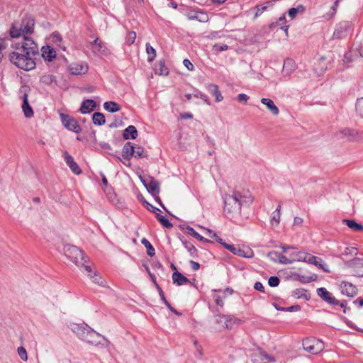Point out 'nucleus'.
<instances>
[{
    "instance_id": "63",
    "label": "nucleus",
    "mask_w": 363,
    "mask_h": 363,
    "mask_svg": "<svg viewBox=\"0 0 363 363\" xmlns=\"http://www.w3.org/2000/svg\"><path fill=\"white\" fill-rule=\"evenodd\" d=\"M359 304L360 306H363V299H360V300H359Z\"/></svg>"
},
{
    "instance_id": "56",
    "label": "nucleus",
    "mask_w": 363,
    "mask_h": 363,
    "mask_svg": "<svg viewBox=\"0 0 363 363\" xmlns=\"http://www.w3.org/2000/svg\"><path fill=\"white\" fill-rule=\"evenodd\" d=\"M117 158L120 160V161H122L123 163L128 167L130 166V162L129 161H127V160H122V159L120 157H117Z\"/></svg>"
},
{
    "instance_id": "3",
    "label": "nucleus",
    "mask_w": 363,
    "mask_h": 363,
    "mask_svg": "<svg viewBox=\"0 0 363 363\" xmlns=\"http://www.w3.org/2000/svg\"><path fill=\"white\" fill-rule=\"evenodd\" d=\"M35 21L32 17L23 18L20 26L16 23H13L9 28V35L12 38H18L23 36V40L25 38H30L29 35L34 33Z\"/></svg>"
},
{
    "instance_id": "18",
    "label": "nucleus",
    "mask_w": 363,
    "mask_h": 363,
    "mask_svg": "<svg viewBox=\"0 0 363 363\" xmlns=\"http://www.w3.org/2000/svg\"><path fill=\"white\" fill-rule=\"evenodd\" d=\"M261 103L264 105L274 116H277L279 114V108L271 99L262 98L261 99Z\"/></svg>"
},
{
    "instance_id": "19",
    "label": "nucleus",
    "mask_w": 363,
    "mask_h": 363,
    "mask_svg": "<svg viewBox=\"0 0 363 363\" xmlns=\"http://www.w3.org/2000/svg\"><path fill=\"white\" fill-rule=\"evenodd\" d=\"M134 147L130 143L124 145L122 150V157L124 160L130 161V158L134 156Z\"/></svg>"
},
{
    "instance_id": "4",
    "label": "nucleus",
    "mask_w": 363,
    "mask_h": 363,
    "mask_svg": "<svg viewBox=\"0 0 363 363\" xmlns=\"http://www.w3.org/2000/svg\"><path fill=\"white\" fill-rule=\"evenodd\" d=\"M282 252L286 254L287 259V264H291L295 262H304L315 265H320L317 262V257L311 255L303 251H298L296 249L291 247H281Z\"/></svg>"
},
{
    "instance_id": "10",
    "label": "nucleus",
    "mask_w": 363,
    "mask_h": 363,
    "mask_svg": "<svg viewBox=\"0 0 363 363\" xmlns=\"http://www.w3.org/2000/svg\"><path fill=\"white\" fill-rule=\"evenodd\" d=\"M60 118L65 128L76 133L81 132V127L74 118L62 113H60Z\"/></svg>"
},
{
    "instance_id": "8",
    "label": "nucleus",
    "mask_w": 363,
    "mask_h": 363,
    "mask_svg": "<svg viewBox=\"0 0 363 363\" xmlns=\"http://www.w3.org/2000/svg\"><path fill=\"white\" fill-rule=\"evenodd\" d=\"M141 182L145 186L146 189L149 193H150L153 196L155 197V200L162 205L161 200L158 197V194L160 192V184L157 181H156L152 177H149L147 180L142 177H140Z\"/></svg>"
},
{
    "instance_id": "61",
    "label": "nucleus",
    "mask_w": 363,
    "mask_h": 363,
    "mask_svg": "<svg viewBox=\"0 0 363 363\" xmlns=\"http://www.w3.org/2000/svg\"><path fill=\"white\" fill-rule=\"evenodd\" d=\"M163 301L167 308H170V304L167 301V300H164Z\"/></svg>"
},
{
    "instance_id": "31",
    "label": "nucleus",
    "mask_w": 363,
    "mask_h": 363,
    "mask_svg": "<svg viewBox=\"0 0 363 363\" xmlns=\"http://www.w3.org/2000/svg\"><path fill=\"white\" fill-rule=\"evenodd\" d=\"M55 80V77L51 74H44L40 78V82L45 85H50Z\"/></svg>"
},
{
    "instance_id": "55",
    "label": "nucleus",
    "mask_w": 363,
    "mask_h": 363,
    "mask_svg": "<svg viewBox=\"0 0 363 363\" xmlns=\"http://www.w3.org/2000/svg\"><path fill=\"white\" fill-rule=\"evenodd\" d=\"M52 38L55 41L61 42L62 38L58 33H53Z\"/></svg>"
},
{
    "instance_id": "64",
    "label": "nucleus",
    "mask_w": 363,
    "mask_h": 363,
    "mask_svg": "<svg viewBox=\"0 0 363 363\" xmlns=\"http://www.w3.org/2000/svg\"><path fill=\"white\" fill-rule=\"evenodd\" d=\"M284 31L286 32V34L287 35L288 33V26L285 27Z\"/></svg>"
},
{
    "instance_id": "48",
    "label": "nucleus",
    "mask_w": 363,
    "mask_h": 363,
    "mask_svg": "<svg viewBox=\"0 0 363 363\" xmlns=\"http://www.w3.org/2000/svg\"><path fill=\"white\" fill-rule=\"evenodd\" d=\"M258 357H259V359H261L262 360L267 359V360H269V361H271V362H274V357H269V356H268L267 354L263 353V352H260V353L258 354Z\"/></svg>"
},
{
    "instance_id": "11",
    "label": "nucleus",
    "mask_w": 363,
    "mask_h": 363,
    "mask_svg": "<svg viewBox=\"0 0 363 363\" xmlns=\"http://www.w3.org/2000/svg\"><path fill=\"white\" fill-rule=\"evenodd\" d=\"M218 322L220 324H223L225 328L227 329H231L234 326L242 323L241 320L228 315H223L220 316Z\"/></svg>"
},
{
    "instance_id": "42",
    "label": "nucleus",
    "mask_w": 363,
    "mask_h": 363,
    "mask_svg": "<svg viewBox=\"0 0 363 363\" xmlns=\"http://www.w3.org/2000/svg\"><path fill=\"white\" fill-rule=\"evenodd\" d=\"M268 284L271 287H276L279 284V279L275 276L270 277Z\"/></svg>"
},
{
    "instance_id": "6",
    "label": "nucleus",
    "mask_w": 363,
    "mask_h": 363,
    "mask_svg": "<svg viewBox=\"0 0 363 363\" xmlns=\"http://www.w3.org/2000/svg\"><path fill=\"white\" fill-rule=\"evenodd\" d=\"M79 330V338L91 345H99L101 344V340L107 341L104 336L89 328H81Z\"/></svg>"
},
{
    "instance_id": "34",
    "label": "nucleus",
    "mask_w": 363,
    "mask_h": 363,
    "mask_svg": "<svg viewBox=\"0 0 363 363\" xmlns=\"http://www.w3.org/2000/svg\"><path fill=\"white\" fill-rule=\"evenodd\" d=\"M157 220L165 228H169L172 227L171 222L164 216L160 215L159 213L156 214Z\"/></svg>"
},
{
    "instance_id": "57",
    "label": "nucleus",
    "mask_w": 363,
    "mask_h": 363,
    "mask_svg": "<svg viewBox=\"0 0 363 363\" xmlns=\"http://www.w3.org/2000/svg\"><path fill=\"white\" fill-rule=\"evenodd\" d=\"M171 311H172L174 313L177 315H180L179 312H177L174 308H173L171 306L170 308H168Z\"/></svg>"
},
{
    "instance_id": "37",
    "label": "nucleus",
    "mask_w": 363,
    "mask_h": 363,
    "mask_svg": "<svg viewBox=\"0 0 363 363\" xmlns=\"http://www.w3.org/2000/svg\"><path fill=\"white\" fill-rule=\"evenodd\" d=\"M142 243L145 246V247L147 249V254L150 256H153L155 255V250L152 245L150 243L149 241H147L146 239H143L142 240Z\"/></svg>"
},
{
    "instance_id": "39",
    "label": "nucleus",
    "mask_w": 363,
    "mask_h": 363,
    "mask_svg": "<svg viewBox=\"0 0 363 363\" xmlns=\"http://www.w3.org/2000/svg\"><path fill=\"white\" fill-rule=\"evenodd\" d=\"M356 111L363 118V98L357 99L356 103Z\"/></svg>"
},
{
    "instance_id": "29",
    "label": "nucleus",
    "mask_w": 363,
    "mask_h": 363,
    "mask_svg": "<svg viewBox=\"0 0 363 363\" xmlns=\"http://www.w3.org/2000/svg\"><path fill=\"white\" fill-rule=\"evenodd\" d=\"M145 50L148 55L147 61L150 62H152L157 55L155 49L152 48L150 43H147L145 44Z\"/></svg>"
},
{
    "instance_id": "53",
    "label": "nucleus",
    "mask_w": 363,
    "mask_h": 363,
    "mask_svg": "<svg viewBox=\"0 0 363 363\" xmlns=\"http://www.w3.org/2000/svg\"><path fill=\"white\" fill-rule=\"evenodd\" d=\"M190 264H191V268H192L194 270H195V271H196V270H198V269H199L200 265H199V264L198 262H196L191 261V262H190Z\"/></svg>"
},
{
    "instance_id": "12",
    "label": "nucleus",
    "mask_w": 363,
    "mask_h": 363,
    "mask_svg": "<svg viewBox=\"0 0 363 363\" xmlns=\"http://www.w3.org/2000/svg\"><path fill=\"white\" fill-rule=\"evenodd\" d=\"M340 289L341 293L347 297H354L357 294V287L350 282H341Z\"/></svg>"
},
{
    "instance_id": "49",
    "label": "nucleus",
    "mask_w": 363,
    "mask_h": 363,
    "mask_svg": "<svg viewBox=\"0 0 363 363\" xmlns=\"http://www.w3.org/2000/svg\"><path fill=\"white\" fill-rule=\"evenodd\" d=\"M213 48L216 50V51H220V52H222V51H225L228 49V46L227 45H215L213 46Z\"/></svg>"
},
{
    "instance_id": "9",
    "label": "nucleus",
    "mask_w": 363,
    "mask_h": 363,
    "mask_svg": "<svg viewBox=\"0 0 363 363\" xmlns=\"http://www.w3.org/2000/svg\"><path fill=\"white\" fill-rule=\"evenodd\" d=\"M303 349L313 354H317L324 349V343L317 339H306L303 342Z\"/></svg>"
},
{
    "instance_id": "47",
    "label": "nucleus",
    "mask_w": 363,
    "mask_h": 363,
    "mask_svg": "<svg viewBox=\"0 0 363 363\" xmlns=\"http://www.w3.org/2000/svg\"><path fill=\"white\" fill-rule=\"evenodd\" d=\"M301 309L300 306L298 305L292 306L288 308H282V311H286V312H292V311H298Z\"/></svg>"
},
{
    "instance_id": "14",
    "label": "nucleus",
    "mask_w": 363,
    "mask_h": 363,
    "mask_svg": "<svg viewBox=\"0 0 363 363\" xmlns=\"http://www.w3.org/2000/svg\"><path fill=\"white\" fill-rule=\"evenodd\" d=\"M41 56L45 61L52 62L56 58L57 54L54 48L45 45L41 48Z\"/></svg>"
},
{
    "instance_id": "32",
    "label": "nucleus",
    "mask_w": 363,
    "mask_h": 363,
    "mask_svg": "<svg viewBox=\"0 0 363 363\" xmlns=\"http://www.w3.org/2000/svg\"><path fill=\"white\" fill-rule=\"evenodd\" d=\"M342 133L344 134V135L345 137H347L349 140H354L355 139H357L358 138V133L354 130H352V129H345L343 131H342Z\"/></svg>"
},
{
    "instance_id": "20",
    "label": "nucleus",
    "mask_w": 363,
    "mask_h": 363,
    "mask_svg": "<svg viewBox=\"0 0 363 363\" xmlns=\"http://www.w3.org/2000/svg\"><path fill=\"white\" fill-rule=\"evenodd\" d=\"M269 258L274 262H279L280 264H287L286 255H281L277 252H270L268 254Z\"/></svg>"
},
{
    "instance_id": "36",
    "label": "nucleus",
    "mask_w": 363,
    "mask_h": 363,
    "mask_svg": "<svg viewBox=\"0 0 363 363\" xmlns=\"http://www.w3.org/2000/svg\"><path fill=\"white\" fill-rule=\"evenodd\" d=\"M146 153L145 150L142 147H137L135 150L134 149V157L138 158H143L146 157Z\"/></svg>"
},
{
    "instance_id": "15",
    "label": "nucleus",
    "mask_w": 363,
    "mask_h": 363,
    "mask_svg": "<svg viewBox=\"0 0 363 363\" xmlns=\"http://www.w3.org/2000/svg\"><path fill=\"white\" fill-rule=\"evenodd\" d=\"M63 155L67 164L73 172V173H74L77 175L80 174L82 173V170L79 165L74 162V158L67 152H65Z\"/></svg>"
},
{
    "instance_id": "22",
    "label": "nucleus",
    "mask_w": 363,
    "mask_h": 363,
    "mask_svg": "<svg viewBox=\"0 0 363 363\" xmlns=\"http://www.w3.org/2000/svg\"><path fill=\"white\" fill-rule=\"evenodd\" d=\"M123 136L125 140L135 139L138 136V130L134 125H129L124 130Z\"/></svg>"
},
{
    "instance_id": "7",
    "label": "nucleus",
    "mask_w": 363,
    "mask_h": 363,
    "mask_svg": "<svg viewBox=\"0 0 363 363\" xmlns=\"http://www.w3.org/2000/svg\"><path fill=\"white\" fill-rule=\"evenodd\" d=\"M89 69L88 62L84 60L72 62L67 67L69 73L74 76L86 74Z\"/></svg>"
},
{
    "instance_id": "13",
    "label": "nucleus",
    "mask_w": 363,
    "mask_h": 363,
    "mask_svg": "<svg viewBox=\"0 0 363 363\" xmlns=\"http://www.w3.org/2000/svg\"><path fill=\"white\" fill-rule=\"evenodd\" d=\"M318 295L325 301L330 304L337 305L338 301L333 296L332 294L330 293L325 288H319L317 289Z\"/></svg>"
},
{
    "instance_id": "5",
    "label": "nucleus",
    "mask_w": 363,
    "mask_h": 363,
    "mask_svg": "<svg viewBox=\"0 0 363 363\" xmlns=\"http://www.w3.org/2000/svg\"><path fill=\"white\" fill-rule=\"evenodd\" d=\"M64 252L71 262L77 266L83 267L86 274L91 277V267L84 264V253L80 249L76 246L66 245L64 248Z\"/></svg>"
},
{
    "instance_id": "45",
    "label": "nucleus",
    "mask_w": 363,
    "mask_h": 363,
    "mask_svg": "<svg viewBox=\"0 0 363 363\" xmlns=\"http://www.w3.org/2000/svg\"><path fill=\"white\" fill-rule=\"evenodd\" d=\"M183 65L189 71H193L194 69V65L188 59H184V60Z\"/></svg>"
},
{
    "instance_id": "23",
    "label": "nucleus",
    "mask_w": 363,
    "mask_h": 363,
    "mask_svg": "<svg viewBox=\"0 0 363 363\" xmlns=\"http://www.w3.org/2000/svg\"><path fill=\"white\" fill-rule=\"evenodd\" d=\"M172 280L174 284L178 286H181L189 282V279L178 272H175L172 274Z\"/></svg>"
},
{
    "instance_id": "27",
    "label": "nucleus",
    "mask_w": 363,
    "mask_h": 363,
    "mask_svg": "<svg viewBox=\"0 0 363 363\" xmlns=\"http://www.w3.org/2000/svg\"><path fill=\"white\" fill-rule=\"evenodd\" d=\"M210 90L212 94L215 96V100L216 102H220L223 101V97L222 96L221 92L220 91L218 86L216 84H211Z\"/></svg>"
},
{
    "instance_id": "43",
    "label": "nucleus",
    "mask_w": 363,
    "mask_h": 363,
    "mask_svg": "<svg viewBox=\"0 0 363 363\" xmlns=\"http://www.w3.org/2000/svg\"><path fill=\"white\" fill-rule=\"evenodd\" d=\"M195 18L201 22H206L208 19V15L204 12H198Z\"/></svg>"
},
{
    "instance_id": "38",
    "label": "nucleus",
    "mask_w": 363,
    "mask_h": 363,
    "mask_svg": "<svg viewBox=\"0 0 363 363\" xmlns=\"http://www.w3.org/2000/svg\"><path fill=\"white\" fill-rule=\"evenodd\" d=\"M280 221V209L277 208L274 213L271 222L272 225H278Z\"/></svg>"
},
{
    "instance_id": "54",
    "label": "nucleus",
    "mask_w": 363,
    "mask_h": 363,
    "mask_svg": "<svg viewBox=\"0 0 363 363\" xmlns=\"http://www.w3.org/2000/svg\"><path fill=\"white\" fill-rule=\"evenodd\" d=\"M6 45L5 42L4 40L0 42V60H1V57H2L1 51L4 50V49H6Z\"/></svg>"
},
{
    "instance_id": "46",
    "label": "nucleus",
    "mask_w": 363,
    "mask_h": 363,
    "mask_svg": "<svg viewBox=\"0 0 363 363\" xmlns=\"http://www.w3.org/2000/svg\"><path fill=\"white\" fill-rule=\"evenodd\" d=\"M136 39V33L134 31H131L128 34V40L130 44H133Z\"/></svg>"
},
{
    "instance_id": "62",
    "label": "nucleus",
    "mask_w": 363,
    "mask_h": 363,
    "mask_svg": "<svg viewBox=\"0 0 363 363\" xmlns=\"http://www.w3.org/2000/svg\"><path fill=\"white\" fill-rule=\"evenodd\" d=\"M103 183H104L105 185H106V184H107V183H108V182H107V179H106V177H104V178H103Z\"/></svg>"
},
{
    "instance_id": "24",
    "label": "nucleus",
    "mask_w": 363,
    "mask_h": 363,
    "mask_svg": "<svg viewBox=\"0 0 363 363\" xmlns=\"http://www.w3.org/2000/svg\"><path fill=\"white\" fill-rule=\"evenodd\" d=\"M104 108L109 113H116L121 110V106L115 101H108L104 104Z\"/></svg>"
},
{
    "instance_id": "40",
    "label": "nucleus",
    "mask_w": 363,
    "mask_h": 363,
    "mask_svg": "<svg viewBox=\"0 0 363 363\" xmlns=\"http://www.w3.org/2000/svg\"><path fill=\"white\" fill-rule=\"evenodd\" d=\"M17 352L18 356L23 361L26 362L28 360L27 352L23 347H18Z\"/></svg>"
},
{
    "instance_id": "28",
    "label": "nucleus",
    "mask_w": 363,
    "mask_h": 363,
    "mask_svg": "<svg viewBox=\"0 0 363 363\" xmlns=\"http://www.w3.org/2000/svg\"><path fill=\"white\" fill-rule=\"evenodd\" d=\"M218 242L234 255H237V254H240V247L238 246L223 242L222 239H218Z\"/></svg>"
},
{
    "instance_id": "21",
    "label": "nucleus",
    "mask_w": 363,
    "mask_h": 363,
    "mask_svg": "<svg viewBox=\"0 0 363 363\" xmlns=\"http://www.w3.org/2000/svg\"><path fill=\"white\" fill-rule=\"evenodd\" d=\"M22 110L26 118H30L33 116V111L28 104V96L27 94L23 95V101L22 104Z\"/></svg>"
},
{
    "instance_id": "59",
    "label": "nucleus",
    "mask_w": 363,
    "mask_h": 363,
    "mask_svg": "<svg viewBox=\"0 0 363 363\" xmlns=\"http://www.w3.org/2000/svg\"><path fill=\"white\" fill-rule=\"evenodd\" d=\"M285 20H286L285 15H283L279 19V21H285Z\"/></svg>"
},
{
    "instance_id": "1",
    "label": "nucleus",
    "mask_w": 363,
    "mask_h": 363,
    "mask_svg": "<svg viewBox=\"0 0 363 363\" xmlns=\"http://www.w3.org/2000/svg\"><path fill=\"white\" fill-rule=\"evenodd\" d=\"M13 51L9 54L12 65L24 71H31L36 67L35 56L39 52L38 44L32 38H25L22 42L11 45Z\"/></svg>"
},
{
    "instance_id": "51",
    "label": "nucleus",
    "mask_w": 363,
    "mask_h": 363,
    "mask_svg": "<svg viewBox=\"0 0 363 363\" xmlns=\"http://www.w3.org/2000/svg\"><path fill=\"white\" fill-rule=\"evenodd\" d=\"M254 288H255V289L262 291V292H264V287L263 284L259 281H257L255 284Z\"/></svg>"
},
{
    "instance_id": "60",
    "label": "nucleus",
    "mask_w": 363,
    "mask_h": 363,
    "mask_svg": "<svg viewBox=\"0 0 363 363\" xmlns=\"http://www.w3.org/2000/svg\"><path fill=\"white\" fill-rule=\"evenodd\" d=\"M163 301L167 308H170V304L167 301V300H164Z\"/></svg>"
},
{
    "instance_id": "44",
    "label": "nucleus",
    "mask_w": 363,
    "mask_h": 363,
    "mask_svg": "<svg viewBox=\"0 0 363 363\" xmlns=\"http://www.w3.org/2000/svg\"><path fill=\"white\" fill-rule=\"evenodd\" d=\"M202 229H203L206 231V233L207 235H208L210 238L215 239L218 242V239H220L218 235L213 232L211 229L206 228L203 227H201Z\"/></svg>"
},
{
    "instance_id": "41",
    "label": "nucleus",
    "mask_w": 363,
    "mask_h": 363,
    "mask_svg": "<svg viewBox=\"0 0 363 363\" xmlns=\"http://www.w3.org/2000/svg\"><path fill=\"white\" fill-rule=\"evenodd\" d=\"M237 255L250 258L253 257V252L251 250L247 249L246 251L240 247V254H237Z\"/></svg>"
},
{
    "instance_id": "35",
    "label": "nucleus",
    "mask_w": 363,
    "mask_h": 363,
    "mask_svg": "<svg viewBox=\"0 0 363 363\" xmlns=\"http://www.w3.org/2000/svg\"><path fill=\"white\" fill-rule=\"evenodd\" d=\"M304 7L302 5H299L296 8H291L289 11V16L291 18H294L298 12H303Z\"/></svg>"
},
{
    "instance_id": "52",
    "label": "nucleus",
    "mask_w": 363,
    "mask_h": 363,
    "mask_svg": "<svg viewBox=\"0 0 363 363\" xmlns=\"http://www.w3.org/2000/svg\"><path fill=\"white\" fill-rule=\"evenodd\" d=\"M248 99H249V96L245 94H240L238 96V99L240 102L241 101L247 102Z\"/></svg>"
},
{
    "instance_id": "25",
    "label": "nucleus",
    "mask_w": 363,
    "mask_h": 363,
    "mask_svg": "<svg viewBox=\"0 0 363 363\" xmlns=\"http://www.w3.org/2000/svg\"><path fill=\"white\" fill-rule=\"evenodd\" d=\"M158 68L156 69L155 72L160 76H167L169 74V69L166 67L164 61L160 60L157 65Z\"/></svg>"
},
{
    "instance_id": "30",
    "label": "nucleus",
    "mask_w": 363,
    "mask_h": 363,
    "mask_svg": "<svg viewBox=\"0 0 363 363\" xmlns=\"http://www.w3.org/2000/svg\"><path fill=\"white\" fill-rule=\"evenodd\" d=\"M343 222L346 223V225L354 231H361L363 230V226L359 223H357L354 220H344Z\"/></svg>"
},
{
    "instance_id": "2",
    "label": "nucleus",
    "mask_w": 363,
    "mask_h": 363,
    "mask_svg": "<svg viewBox=\"0 0 363 363\" xmlns=\"http://www.w3.org/2000/svg\"><path fill=\"white\" fill-rule=\"evenodd\" d=\"M254 201L250 191L245 188H236L224 197L223 212L227 218L238 221L242 216V208L249 207Z\"/></svg>"
},
{
    "instance_id": "26",
    "label": "nucleus",
    "mask_w": 363,
    "mask_h": 363,
    "mask_svg": "<svg viewBox=\"0 0 363 363\" xmlns=\"http://www.w3.org/2000/svg\"><path fill=\"white\" fill-rule=\"evenodd\" d=\"M92 121L94 124L96 125H104L106 122L104 115L99 112H96L93 114Z\"/></svg>"
},
{
    "instance_id": "16",
    "label": "nucleus",
    "mask_w": 363,
    "mask_h": 363,
    "mask_svg": "<svg viewBox=\"0 0 363 363\" xmlns=\"http://www.w3.org/2000/svg\"><path fill=\"white\" fill-rule=\"evenodd\" d=\"M90 44L95 54H106L108 52L107 48L98 38H96L93 42L90 43Z\"/></svg>"
},
{
    "instance_id": "50",
    "label": "nucleus",
    "mask_w": 363,
    "mask_h": 363,
    "mask_svg": "<svg viewBox=\"0 0 363 363\" xmlns=\"http://www.w3.org/2000/svg\"><path fill=\"white\" fill-rule=\"evenodd\" d=\"M145 204H146V208L150 211H152L154 212L155 214L158 213V212L160 211V210L155 206H153L152 205L150 204L149 203L147 202H145Z\"/></svg>"
},
{
    "instance_id": "58",
    "label": "nucleus",
    "mask_w": 363,
    "mask_h": 363,
    "mask_svg": "<svg viewBox=\"0 0 363 363\" xmlns=\"http://www.w3.org/2000/svg\"><path fill=\"white\" fill-rule=\"evenodd\" d=\"M216 303H217V304H218V305H220V306H222V304H223L222 300H220V299H218V298H216Z\"/></svg>"
},
{
    "instance_id": "17",
    "label": "nucleus",
    "mask_w": 363,
    "mask_h": 363,
    "mask_svg": "<svg viewBox=\"0 0 363 363\" xmlns=\"http://www.w3.org/2000/svg\"><path fill=\"white\" fill-rule=\"evenodd\" d=\"M96 107V102L92 99L84 100L80 107V112L83 114L89 113Z\"/></svg>"
},
{
    "instance_id": "33",
    "label": "nucleus",
    "mask_w": 363,
    "mask_h": 363,
    "mask_svg": "<svg viewBox=\"0 0 363 363\" xmlns=\"http://www.w3.org/2000/svg\"><path fill=\"white\" fill-rule=\"evenodd\" d=\"M187 233L191 235L192 237L195 238L196 239L204 241V242H208L207 239L202 237L199 233H198L193 228L191 227H187L186 228Z\"/></svg>"
}]
</instances>
